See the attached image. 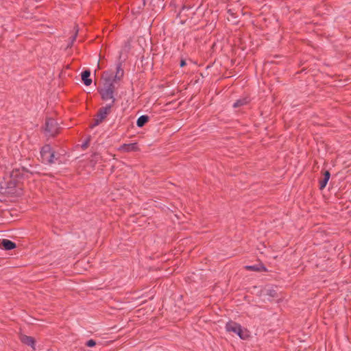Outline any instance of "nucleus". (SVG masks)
Returning <instances> with one entry per match:
<instances>
[{
    "mask_svg": "<svg viewBox=\"0 0 351 351\" xmlns=\"http://www.w3.org/2000/svg\"><path fill=\"white\" fill-rule=\"evenodd\" d=\"M186 65V62L185 60L182 59L180 62V66L184 67Z\"/></svg>",
    "mask_w": 351,
    "mask_h": 351,
    "instance_id": "obj_24",
    "label": "nucleus"
},
{
    "mask_svg": "<svg viewBox=\"0 0 351 351\" xmlns=\"http://www.w3.org/2000/svg\"><path fill=\"white\" fill-rule=\"evenodd\" d=\"M60 128L57 121L53 118H47L45 123V133L46 136L54 137L60 133Z\"/></svg>",
    "mask_w": 351,
    "mask_h": 351,
    "instance_id": "obj_6",
    "label": "nucleus"
},
{
    "mask_svg": "<svg viewBox=\"0 0 351 351\" xmlns=\"http://www.w3.org/2000/svg\"><path fill=\"white\" fill-rule=\"evenodd\" d=\"M191 8V7L183 5L180 12L177 14V18L180 19L182 24L185 23L191 14H194V12H189Z\"/></svg>",
    "mask_w": 351,
    "mask_h": 351,
    "instance_id": "obj_8",
    "label": "nucleus"
},
{
    "mask_svg": "<svg viewBox=\"0 0 351 351\" xmlns=\"http://www.w3.org/2000/svg\"><path fill=\"white\" fill-rule=\"evenodd\" d=\"M245 269L247 270H252L255 271H266L265 267L261 264L246 266Z\"/></svg>",
    "mask_w": 351,
    "mask_h": 351,
    "instance_id": "obj_17",
    "label": "nucleus"
},
{
    "mask_svg": "<svg viewBox=\"0 0 351 351\" xmlns=\"http://www.w3.org/2000/svg\"><path fill=\"white\" fill-rule=\"evenodd\" d=\"M21 341L23 343L30 346L34 350L35 349V348H34L35 340L32 337H28L26 335H21Z\"/></svg>",
    "mask_w": 351,
    "mask_h": 351,
    "instance_id": "obj_14",
    "label": "nucleus"
},
{
    "mask_svg": "<svg viewBox=\"0 0 351 351\" xmlns=\"http://www.w3.org/2000/svg\"><path fill=\"white\" fill-rule=\"evenodd\" d=\"M1 193L8 197H20L23 194V175L18 169H13L10 176L1 183Z\"/></svg>",
    "mask_w": 351,
    "mask_h": 351,
    "instance_id": "obj_1",
    "label": "nucleus"
},
{
    "mask_svg": "<svg viewBox=\"0 0 351 351\" xmlns=\"http://www.w3.org/2000/svg\"><path fill=\"white\" fill-rule=\"evenodd\" d=\"M15 243H0V248L5 250H10L15 248Z\"/></svg>",
    "mask_w": 351,
    "mask_h": 351,
    "instance_id": "obj_18",
    "label": "nucleus"
},
{
    "mask_svg": "<svg viewBox=\"0 0 351 351\" xmlns=\"http://www.w3.org/2000/svg\"><path fill=\"white\" fill-rule=\"evenodd\" d=\"M91 136L90 135H88L86 139L84 140V141L82 143L81 145V147L83 150H86L88 147H89V145H90V142L91 141Z\"/></svg>",
    "mask_w": 351,
    "mask_h": 351,
    "instance_id": "obj_20",
    "label": "nucleus"
},
{
    "mask_svg": "<svg viewBox=\"0 0 351 351\" xmlns=\"http://www.w3.org/2000/svg\"><path fill=\"white\" fill-rule=\"evenodd\" d=\"M102 78L104 79V86L97 88V91L101 96V99L104 101L111 99V103L115 104L117 101L114 97V94L117 90L115 84L105 76L102 75Z\"/></svg>",
    "mask_w": 351,
    "mask_h": 351,
    "instance_id": "obj_2",
    "label": "nucleus"
},
{
    "mask_svg": "<svg viewBox=\"0 0 351 351\" xmlns=\"http://www.w3.org/2000/svg\"><path fill=\"white\" fill-rule=\"evenodd\" d=\"M15 169H18L19 170L21 173H22V175H23V180H24V178H25V173H29L30 175H33L34 173L30 171L29 169H27V168L25 167H22V168H16Z\"/></svg>",
    "mask_w": 351,
    "mask_h": 351,
    "instance_id": "obj_22",
    "label": "nucleus"
},
{
    "mask_svg": "<svg viewBox=\"0 0 351 351\" xmlns=\"http://www.w3.org/2000/svg\"><path fill=\"white\" fill-rule=\"evenodd\" d=\"M90 70L87 69L82 72L81 73V78L86 86H90L92 84V79L90 77Z\"/></svg>",
    "mask_w": 351,
    "mask_h": 351,
    "instance_id": "obj_10",
    "label": "nucleus"
},
{
    "mask_svg": "<svg viewBox=\"0 0 351 351\" xmlns=\"http://www.w3.org/2000/svg\"><path fill=\"white\" fill-rule=\"evenodd\" d=\"M114 105V104L110 103L100 108L95 115V118L93 119V123L90 125V128H93L101 124L107 118L108 115L111 113L112 108Z\"/></svg>",
    "mask_w": 351,
    "mask_h": 351,
    "instance_id": "obj_4",
    "label": "nucleus"
},
{
    "mask_svg": "<svg viewBox=\"0 0 351 351\" xmlns=\"http://www.w3.org/2000/svg\"><path fill=\"white\" fill-rule=\"evenodd\" d=\"M119 151L128 153L132 152H137L139 150L138 144L136 143L121 145L118 149Z\"/></svg>",
    "mask_w": 351,
    "mask_h": 351,
    "instance_id": "obj_9",
    "label": "nucleus"
},
{
    "mask_svg": "<svg viewBox=\"0 0 351 351\" xmlns=\"http://www.w3.org/2000/svg\"><path fill=\"white\" fill-rule=\"evenodd\" d=\"M149 117L148 115H141L136 120V125L138 128H143L149 121Z\"/></svg>",
    "mask_w": 351,
    "mask_h": 351,
    "instance_id": "obj_13",
    "label": "nucleus"
},
{
    "mask_svg": "<svg viewBox=\"0 0 351 351\" xmlns=\"http://www.w3.org/2000/svg\"><path fill=\"white\" fill-rule=\"evenodd\" d=\"M146 4V0H142L141 1H138L132 4V10L134 12L136 10V5H137L136 12L140 13L141 10L144 8Z\"/></svg>",
    "mask_w": 351,
    "mask_h": 351,
    "instance_id": "obj_15",
    "label": "nucleus"
},
{
    "mask_svg": "<svg viewBox=\"0 0 351 351\" xmlns=\"http://www.w3.org/2000/svg\"><path fill=\"white\" fill-rule=\"evenodd\" d=\"M103 76L116 84L122 80L124 76V70L122 66V62L119 61L116 65V72L114 74L111 71H105L103 72Z\"/></svg>",
    "mask_w": 351,
    "mask_h": 351,
    "instance_id": "obj_5",
    "label": "nucleus"
},
{
    "mask_svg": "<svg viewBox=\"0 0 351 351\" xmlns=\"http://www.w3.org/2000/svg\"><path fill=\"white\" fill-rule=\"evenodd\" d=\"M162 1L163 0H151L149 5L154 10L156 7L160 8V6L163 5Z\"/></svg>",
    "mask_w": 351,
    "mask_h": 351,
    "instance_id": "obj_21",
    "label": "nucleus"
},
{
    "mask_svg": "<svg viewBox=\"0 0 351 351\" xmlns=\"http://www.w3.org/2000/svg\"><path fill=\"white\" fill-rule=\"evenodd\" d=\"M41 161L44 164L52 165L55 163L58 157L56 156V152L49 144H45L40 149Z\"/></svg>",
    "mask_w": 351,
    "mask_h": 351,
    "instance_id": "obj_3",
    "label": "nucleus"
},
{
    "mask_svg": "<svg viewBox=\"0 0 351 351\" xmlns=\"http://www.w3.org/2000/svg\"><path fill=\"white\" fill-rule=\"evenodd\" d=\"M96 344L95 341L93 339H90L87 341L86 345L88 347H93Z\"/></svg>",
    "mask_w": 351,
    "mask_h": 351,
    "instance_id": "obj_23",
    "label": "nucleus"
},
{
    "mask_svg": "<svg viewBox=\"0 0 351 351\" xmlns=\"http://www.w3.org/2000/svg\"><path fill=\"white\" fill-rule=\"evenodd\" d=\"M226 330L237 334L241 339H247L250 337L249 332L235 322H228L226 326Z\"/></svg>",
    "mask_w": 351,
    "mask_h": 351,
    "instance_id": "obj_7",
    "label": "nucleus"
},
{
    "mask_svg": "<svg viewBox=\"0 0 351 351\" xmlns=\"http://www.w3.org/2000/svg\"><path fill=\"white\" fill-rule=\"evenodd\" d=\"M263 294L274 298L276 296V291L273 289L271 287H266L263 290Z\"/></svg>",
    "mask_w": 351,
    "mask_h": 351,
    "instance_id": "obj_19",
    "label": "nucleus"
},
{
    "mask_svg": "<svg viewBox=\"0 0 351 351\" xmlns=\"http://www.w3.org/2000/svg\"><path fill=\"white\" fill-rule=\"evenodd\" d=\"M330 178V171L328 170L324 171V172L323 173V178L319 182L320 190H323L326 187Z\"/></svg>",
    "mask_w": 351,
    "mask_h": 351,
    "instance_id": "obj_11",
    "label": "nucleus"
},
{
    "mask_svg": "<svg viewBox=\"0 0 351 351\" xmlns=\"http://www.w3.org/2000/svg\"><path fill=\"white\" fill-rule=\"evenodd\" d=\"M251 99L250 97H244L237 99L232 105L234 108H239L241 106H243L245 105L248 104L250 102Z\"/></svg>",
    "mask_w": 351,
    "mask_h": 351,
    "instance_id": "obj_12",
    "label": "nucleus"
},
{
    "mask_svg": "<svg viewBox=\"0 0 351 351\" xmlns=\"http://www.w3.org/2000/svg\"><path fill=\"white\" fill-rule=\"evenodd\" d=\"M73 31H74L73 34L69 38V43L67 46L68 47H71L76 40V38H77V34H78V31H79L77 25H75V26L73 27Z\"/></svg>",
    "mask_w": 351,
    "mask_h": 351,
    "instance_id": "obj_16",
    "label": "nucleus"
},
{
    "mask_svg": "<svg viewBox=\"0 0 351 351\" xmlns=\"http://www.w3.org/2000/svg\"><path fill=\"white\" fill-rule=\"evenodd\" d=\"M0 241L5 242V241H11L9 239H0Z\"/></svg>",
    "mask_w": 351,
    "mask_h": 351,
    "instance_id": "obj_25",
    "label": "nucleus"
}]
</instances>
